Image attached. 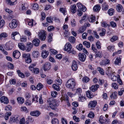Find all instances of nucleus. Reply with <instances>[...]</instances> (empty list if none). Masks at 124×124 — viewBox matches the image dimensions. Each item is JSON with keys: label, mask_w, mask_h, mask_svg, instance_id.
<instances>
[{"label": "nucleus", "mask_w": 124, "mask_h": 124, "mask_svg": "<svg viewBox=\"0 0 124 124\" xmlns=\"http://www.w3.org/2000/svg\"><path fill=\"white\" fill-rule=\"evenodd\" d=\"M69 40L71 43H73L75 42V38L74 37L71 36L69 38Z\"/></svg>", "instance_id": "e433bc0d"}, {"label": "nucleus", "mask_w": 124, "mask_h": 124, "mask_svg": "<svg viewBox=\"0 0 124 124\" xmlns=\"http://www.w3.org/2000/svg\"><path fill=\"white\" fill-rule=\"evenodd\" d=\"M101 8L100 6L99 5H97L94 6L93 8V10L95 11H99Z\"/></svg>", "instance_id": "cd10ccee"}, {"label": "nucleus", "mask_w": 124, "mask_h": 124, "mask_svg": "<svg viewBox=\"0 0 124 124\" xmlns=\"http://www.w3.org/2000/svg\"><path fill=\"white\" fill-rule=\"evenodd\" d=\"M110 61L108 59L103 60L100 62V64L101 65H106L109 63Z\"/></svg>", "instance_id": "6ab92c4d"}, {"label": "nucleus", "mask_w": 124, "mask_h": 124, "mask_svg": "<svg viewBox=\"0 0 124 124\" xmlns=\"http://www.w3.org/2000/svg\"><path fill=\"white\" fill-rule=\"evenodd\" d=\"M114 10L112 8L109 9L108 11V14L110 16L112 15L114 12Z\"/></svg>", "instance_id": "a18cd8bd"}, {"label": "nucleus", "mask_w": 124, "mask_h": 124, "mask_svg": "<svg viewBox=\"0 0 124 124\" xmlns=\"http://www.w3.org/2000/svg\"><path fill=\"white\" fill-rule=\"evenodd\" d=\"M86 29V27L85 26H83L80 28L78 31L80 33H82Z\"/></svg>", "instance_id": "4c0bfd02"}, {"label": "nucleus", "mask_w": 124, "mask_h": 124, "mask_svg": "<svg viewBox=\"0 0 124 124\" xmlns=\"http://www.w3.org/2000/svg\"><path fill=\"white\" fill-rule=\"evenodd\" d=\"M83 44L84 46L88 48H89L90 46V44L89 42L85 41L83 42Z\"/></svg>", "instance_id": "79ce46f5"}, {"label": "nucleus", "mask_w": 124, "mask_h": 124, "mask_svg": "<svg viewBox=\"0 0 124 124\" xmlns=\"http://www.w3.org/2000/svg\"><path fill=\"white\" fill-rule=\"evenodd\" d=\"M108 6L106 3H103L102 6V9L104 11H106L108 9Z\"/></svg>", "instance_id": "b1692460"}, {"label": "nucleus", "mask_w": 124, "mask_h": 124, "mask_svg": "<svg viewBox=\"0 0 124 124\" xmlns=\"http://www.w3.org/2000/svg\"><path fill=\"white\" fill-rule=\"evenodd\" d=\"M117 93L115 92L113 93L112 94L110 95V97L111 98H113V99H115L116 98V96L117 95Z\"/></svg>", "instance_id": "7c9ffc66"}, {"label": "nucleus", "mask_w": 124, "mask_h": 124, "mask_svg": "<svg viewBox=\"0 0 124 124\" xmlns=\"http://www.w3.org/2000/svg\"><path fill=\"white\" fill-rule=\"evenodd\" d=\"M97 104V102L95 101H90L88 104L89 107H94Z\"/></svg>", "instance_id": "412c9836"}, {"label": "nucleus", "mask_w": 124, "mask_h": 124, "mask_svg": "<svg viewBox=\"0 0 124 124\" xmlns=\"http://www.w3.org/2000/svg\"><path fill=\"white\" fill-rule=\"evenodd\" d=\"M7 35L6 33H2L0 35V39H2V37L5 38L7 36Z\"/></svg>", "instance_id": "de8ad7c7"}, {"label": "nucleus", "mask_w": 124, "mask_h": 124, "mask_svg": "<svg viewBox=\"0 0 124 124\" xmlns=\"http://www.w3.org/2000/svg\"><path fill=\"white\" fill-rule=\"evenodd\" d=\"M70 11L74 14L76 12V7L75 5H71L70 7Z\"/></svg>", "instance_id": "5701e85b"}, {"label": "nucleus", "mask_w": 124, "mask_h": 124, "mask_svg": "<svg viewBox=\"0 0 124 124\" xmlns=\"http://www.w3.org/2000/svg\"><path fill=\"white\" fill-rule=\"evenodd\" d=\"M54 29V28L53 26H49L47 28V30L49 31H51L53 30Z\"/></svg>", "instance_id": "052dcab7"}, {"label": "nucleus", "mask_w": 124, "mask_h": 124, "mask_svg": "<svg viewBox=\"0 0 124 124\" xmlns=\"http://www.w3.org/2000/svg\"><path fill=\"white\" fill-rule=\"evenodd\" d=\"M32 44L28 42L26 45V46L25 47V50L27 52H29L30 51L31 49L33 47Z\"/></svg>", "instance_id": "f8f14e48"}, {"label": "nucleus", "mask_w": 124, "mask_h": 124, "mask_svg": "<svg viewBox=\"0 0 124 124\" xmlns=\"http://www.w3.org/2000/svg\"><path fill=\"white\" fill-rule=\"evenodd\" d=\"M121 59L119 58H117L114 61V63L116 65H119L121 64Z\"/></svg>", "instance_id": "72a5a7b5"}, {"label": "nucleus", "mask_w": 124, "mask_h": 124, "mask_svg": "<svg viewBox=\"0 0 124 124\" xmlns=\"http://www.w3.org/2000/svg\"><path fill=\"white\" fill-rule=\"evenodd\" d=\"M82 80L84 82L87 83L89 81V78L87 77H85L83 78Z\"/></svg>", "instance_id": "603ef678"}, {"label": "nucleus", "mask_w": 124, "mask_h": 124, "mask_svg": "<svg viewBox=\"0 0 124 124\" xmlns=\"http://www.w3.org/2000/svg\"><path fill=\"white\" fill-rule=\"evenodd\" d=\"M35 74H37L39 72V70L38 69L35 68L33 70V72Z\"/></svg>", "instance_id": "69168bd1"}, {"label": "nucleus", "mask_w": 124, "mask_h": 124, "mask_svg": "<svg viewBox=\"0 0 124 124\" xmlns=\"http://www.w3.org/2000/svg\"><path fill=\"white\" fill-rule=\"evenodd\" d=\"M51 67V65L49 62H46L43 66V68L45 71L49 70Z\"/></svg>", "instance_id": "1a4fd4ad"}, {"label": "nucleus", "mask_w": 124, "mask_h": 124, "mask_svg": "<svg viewBox=\"0 0 124 124\" xmlns=\"http://www.w3.org/2000/svg\"><path fill=\"white\" fill-rule=\"evenodd\" d=\"M76 48L79 50H81L82 49L83 46L81 44H80L76 46Z\"/></svg>", "instance_id": "5fc2aeb1"}, {"label": "nucleus", "mask_w": 124, "mask_h": 124, "mask_svg": "<svg viewBox=\"0 0 124 124\" xmlns=\"http://www.w3.org/2000/svg\"><path fill=\"white\" fill-rule=\"evenodd\" d=\"M95 17L92 15L91 16L89 19V21L90 22H93L94 21Z\"/></svg>", "instance_id": "a19ab883"}, {"label": "nucleus", "mask_w": 124, "mask_h": 124, "mask_svg": "<svg viewBox=\"0 0 124 124\" xmlns=\"http://www.w3.org/2000/svg\"><path fill=\"white\" fill-rule=\"evenodd\" d=\"M18 116H11L10 117L9 122L12 123L13 122H17L18 121Z\"/></svg>", "instance_id": "ddd939ff"}, {"label": "nucleus", "mask_w": 124, "mask_h": 124, "mask_svg": "<svg viewBox=\"0 0 124 124\" xmlns=\"http://www.w3.org/2000/svg\"><path fill=\"white\" fill-rule=\"evenodd\" d=\"M122 8V6L120 4H118L116 6L117 10L119 12H121Z\"/></svg>", "instance_id": "37998d69"}, {"label": "nucleus", "mask_w": 124, "mask_h": 124, "mask_svg": "<svg viewBox=\"0 0 124 124\" xmlns=\"http://www.w3.org/2000/svg\"><path fill=\"white\" fill-rule=\"evenodd\" d=\"M19 47L21 50H25V46H24V44L23 43H19L18 45Z\"/></svg>", "instance_id": "393cba45"}, {"label": "nucleus", "mask_w": 124, "mask_h": 124, "mask_svg": "<svg viewBox=\"0 0 124 124\" xmlns=\"http://www.w3.org/2000/svg\"><path fill=\"white\" fill-rule=\"evenodd\" d=\"M23 57L25 59V62L26 63H29L31 62L30 54L24 53L23 55Z\"/></svg>", "instance_id": "7ed1b4c3"}, {"label": "nucleus", "mask_w": 124, "mask_h": 124, "mask_svg": "<svg viewBox=\"0 0 124 124\" xmlns=\"http://www.w3.org/2000/svg\"><path fill=\"white\" fill-rule=\"evenodd\" d=\"M118 38L116 36H113L110 39V41L112 42H113L117 40Z\"/></svg>", "instance_id": "8fccbe9b"}, {"label": "nucleus", "mask_w": 124, "mask_h": 124, "mask_svg": "<svg viewBox=\"0 0 124 124\" xmlns=\"http://www.w3.org/2000/svg\"><path fill=\"white\" fill-rule=\"evenodd\" d=\"M47 102L50 107L52 109H56L57 108L56 107L59 105L56 100L53 98L49 99L47 100Z\"/></svg>", "instance_id": "f257e3e1"}, {"label": "nucleus", "mask_w": 124, "mask_h": 124, "mask_svg": "<svg viewBox=\"0 0 124 124\" xmlns=\"http://www.w3.org/2000/svg\"><path fill=\"white\" fill-rule=\"evenodd\" d=\"M40 114V112L39 110L31 111L30 113V114L31 116H39Z\"/></svg>", "instance_id": "dca6fc26"}, {"label": "nucleus", "mask_w": 124, "mask_h": 124, "mask_svg": "<svg viewBox=\"0 0 124 124\" xmlns=\"http://www.w3.org/2000/svg\"><path fill=\"white\" fill-rule=\"evenodd\" d=\"M46 34L45 33L44 30H41L39 32L38 35L39 39L42 40H44L46 37Z\"/></svg>", "instance_id": "20e7f679"}, {"label": "nucleus", "mask_w": 124, "mask_h": 124, "mask_svg": "<svg viewBox=\"0 0 124 124\" xmlns=\"http://www.w3.org/2000/svg\"><path fill=\"white\" fill-rule=\"evenodd\" d=\"M49 54V52L48 51H46V50L43 51L42 52V56L43 58H46L47 56Z\"/></svg>", "instance_id": "a211bd4d"}, {"label": "nucleus", "mask_w": 124, "mask_h": 124, "mask_svg": "<svg viewBox=\"0 0 124 124\" xmlns=\"http://www.w3.org/2000/svg\"><path fill=\"white\" fill-rule=\"evenodd\" d=\"M8 68L11 69H13L14 68V65L11 63L9 62L8 63Z\"/></svg>", "instance_id": "338daca9"}, {"label": "nucleus", "mask_w": 124, "mask_h": 124, "mask_svg": "<svg viewBox=\"0 0 124 124\" xmlns=\"http://www.w3.org/2000/svg\"><path fill=\"white\" fill-rule=\"evenodd\" d=\"M78 100L80 101L83 102L85 100V97H83L81 96V95H80L79 96Z\"/></svg>", "instance_id": "3c124183"}, {"label": "nucleus", "mask_w": 124, "mask_h": 124, "mask_svg": "<svg viewBox=\"0 0 124 124\" xmlns=\"http://www.w3.org/2000/svg\"><path fill=\"white\" fill-rule=\"evenodd\" d=\"M92 93L90 91H87L86 93V95L87 97L90 98H92L93 96L92 95Z\"/></svg>", "instance_id": "f704fd0d"}, {"label": "nucleus", "mask_w": 124, "mask_h": 124, "mask_svg": "<svg viewBox=\"0 0 124 124\" xmlns=\"http://www.w3.org/2000/svg\"><path fill=\"white\" fill-rule=\"evenodd\" d=\"M17 21L15 19L12 20V23H10L9 24V27L11 29H14L17 26Z\"/></svg>", "instance_id": "0eeeda50"}, {"label": "nucleus", "mask_w": 124, "mask_h": 124, "mask_svg": "<svg viewBox=\"0 0 124 124\" xmlns=\"http://www.w3.org/2000/svg\"><path fill=\"white\" fill-rule=\"evenodd\" d=\"M112 86L115 89H117L118 87V86L117 85V84L115 83H113L112 84Z\"/></svg>", "instance_id": "13d9d810"}, {"label": "nucleus", "mask_w": 124, "mask_h": 124, "mask_svg": "<svg viewBox=\"0 0 124 124\" xmlns=\"http://www.w3.org/2000/svg\"><path fill=\"white\" fill-rule=\"evenodd\" d=\"M110 24L111 26L113 28H115L116 26V23L113 21L111 22L110 23Z\"/></svg>", "instance_id": "bf43d9fd"}, {"label": "nucleus", "mask_w": 124, "mask_h": 124, "mask_svg": "<svg viewBox=\"0 0 124 124\" xmlns=\"http://www.w3.org/2000/svg\"><path fill=\"white\" fill-rule=\"evenodd\" d=\"M6 2L8 4L10 5H13L15 4V2H12L11 0H6Z\"/></svg>", "instance_id": "c9c22d12"}, {"label": "nucleus", "mask_w": 124, "mask_h": 124, "mask_svg": "<svg viewBox=\"0 0 124 124\" xmlns=\"http://www.w3.org/2000/svg\"><path fill=\"white\" fill-rule=\"evenodd\" d=\"M43 87V85L41 83L38 84L36 86L37 89L38 90H40Z\"/></svg>", "instance_id": "473e14b6"}, {"label": "nucleus", "mask_w": 124, "mask_h": 124, "mask_svg": "<svg viewBox=\"0 0 124 124\" xmlns=\"http://www.w3.org/2000/svg\"><path fill=\"white\" fill-rule=\"evenodd\" d=\"M114 47V46H108L107 47V49L110 52L113 51L115 49Z\"/></svg>", "instance_id": "c03bdc74"}, {"label": "nucleus", "mask_w": 124, "mask_h": 124, "mask_svg": "<svg viewBox=\"0 0 124 124\" xmlns=\"http://www.w3.org/2000/svg\"><path fill=\"white\" fill-rule=\"evenodd\" d=\"M10 83L11 84H15L16 83V80L15 79H13L10 80L9 81Z\"/></svg>", "instance_id": "4d7b16f0"}, {"label": "nucleus", "mask_w": 124, "mask_h": 124, "mask_svg": "<svg viewBox=\"0 0 124 124\" xmlns=\"http://www.w3.org/2000/svg\"><path fill=\"white\" fill-rule=\"evenodd\" d=\"M40 42L39 40L37 39H34L32 41L33 44L36 46H38L39 45Z\"/></svg>", "instance_id": "4be33fe9"}, {"label": "nucleus", "mask_w": 124, "mask_h": 124, "mask_svg": "<svg viewBox=\"0 0 124 124\" xmlns=\"http://www.w3.org/2000/svg\"><path fill=\"white\" fill-rule=\"evenodd\" d=\"M73 119L76 122H79L80 121V119L77 117L76 116H74L73 117Z\"/></svg>", "instance_id": "0e129e2a"}, {"label": "nucleus", "mask_w": 124, "mask_h": 124, "mask_svg": "<svg viewBox=\"0 0 124 124\" xmlns=\"http://www.w3.org/2000/svg\"><path fill=\"white\" fill-rule=\"evenodd\" d=\"M71 68L72 70L74 71H76L77 70L78 66L76 62L75 61H73Z\"/></svg>", "instance_id": "f3484780"}, {"label": "nucleus", "mask_w": 124, "mask_h": 124, "mask_svg": "<svg viewBox=\"0 0 124 124\" xmlns=\"http://www.w3.org/2000/svg\"><path fill=\"white\" fill-rule=\"evenodd\" d=\"M0 101L1 103L7 104L9 102L8 98L6 96H3L0 98Z\"/></svg>", "instance_id": "9d476101"}, {"label": "nucleus", "mask_w": 124, "mask_h": 124, "mask_svg": "<svg viewBox=\"0 0 124 124\" xmlns=\"http://www.w3.org/2000/svg\"><path fill=\"white\" fill-rule=\"evenodd\" d=\"M11 37L13 39L17 40L20 39L21 36L18 32L15 31L12 33Z\"/></svg>", "instance_id": "39448f33"}, {"label": "nucleus", "mask_w": 124, "mask_h": 124, "mask_svg": "<svg viewBox=\"0 0 124 124\" xmlns=\"http://www.w3.org/2000/svg\"><path fill=\"white\" fill-rule=\"evenodd\" d=\"M88 116L91 118H93L94 116V114L92 112H90L88 114Z\"/></svg>", "instance_id": "864d4df0"}, {"label": "nucleus", "mask_w": 124, "mask_h": 124, "mask_svg": "<svg viewBox=\"0 0 124 124\" xmlns=\"http://www.w3.org/2000/svg\"><path fill=\"white\" fill-rule=\"evenodd\" d=\"M14 47L13 43L9 42L6 43L5 45V49L7 50H11Z\"/></svg>", "instance_id": "423d86ee"}, {"label": "nucleus", "mask_w": 124, "mask_h": 124, "mask_svg": "<svg viewBox=\"0 0 124 124\" xmlns=\"http://www.w3.org/2000/svg\"><path fill=\"white\" fill-rule=\"evenodd\" d=\"M72 46L71 44L70 43H67L65 46V51H69L72 48Z\"/></svg>", "instance_id": "2eb2a0df"}, {"label": "nucleus", "mask_w": 124, "mask_h": 124, "mask_svg": "<svg viewBox=\"0 0 124 124\" xmlns=\"http://www.w3.org/2000/svg\"><path fill=\"white\" fill-rule=\"evenodd\" d=\"M5 22L4 20L0 21V28H2Z\"/></svg>", "instance_id": "e2e57ef3"}, {"label": "nucleus", "mask_w": 124, "mask_h": 124, "mask_svg": "<svg viewBox=\"0 0 124 124\" xmlns=\"http://www.w3.org/2000/svg\"><path fill=\"white\" fill-rule=\"evenodd\" d=\"M118 78L113 74L112 73L111 74V79L113 81H115L118 79Z\"/></svg>", "instance_id": "c756f323"}, {"label": "nucleus", "mask_w": 124, "mask_h": 124, "mask_svg": "<svg viewBox=\"0 0 124 124\" xmlns=\"http://www.w3.org/2000/svg\"><path fill=\"white\" fill-rule=\"evenodd\" d=\"M77 6L78 8V9H80L82 11L84 12L86 10V7L80 3H78L77 4Z\"/></svg>", "instance_id": "9b49d317"}, {"label": "nucleus", "mask_w": 124, "mask_h": 124, "mask_svg": "<svg viewBox=\"0 0 124 124\" xmlns=\"http://www.w3.org/2000/svg\"><path fill=\"white\" fill-rule=\"evenodd\" d=\"M76 83L74 79L71 78L69 79L66 84V86L68 88L72 89L75 87Z\"/></svg>", "instance_id": "f03ea898"}, {"label": "nucleus", "mask_w": 124, "mask_h": 124, "mask_svg": "<svg viewBox=\"0 0 124 124\" xmlns=\"http://www.w3.org/2000/svg\"><path fill=\"white\" fill-rule=\"evenodd\" d=\"M61 121L62 124H67V121L64 118H62L61 119Z\"/></svg>", "instance_id": "774afa93"}, {"label": "nucleus", "mask_w": 124, "mask_h": 124, "mask_svg": "<svg viewBox=\"0 0 124 124\" xmlns=\"http://www.w3.org/2000/svg\"><path fill=\"white\" fill-rule=\"evenodd\" d=\"M99 87V85L96 84L95 85H93L91 87H90V89L91 91L94 92L97 90Z\"/></svg>", "instance_id": "aec40b11"}, {"label": "nucleus", "mask_w": 124, "mask_h": 124, "mask_svg": "<svg viewBox=\"0 0 124 124\" xmlns=\"http://www.w3.org/2000/svg\"><path fill=\"white\" fill-rule=\"evenodd\" d=\"M79 60L82 62H84L86 58V55L84 53H80L78 55Z\"/></svg>", "instance_id": "6e6552de"}, {"label": "nucleus", "mask_w": 124, "mask_h": 124, "mask_svg": "<svg viewBox=\"0 0 124 124\" xmlns=\"http://www.w3.org/2000/svg\"><path fill=\"white\" fill-rule=\"evenodd\" d=\"M20 55V52L17 50H16L13 53V56L15 58L17 59L19 58Z\"/></svg>", "instance_id": "4468645a"}, {"label": "nucleus", "mask_w": 124, "mask_h": 124, "mask_svg": "<svg viewBox=\"0 0 124 124\" xmlns=\"http://www.w3.org/2000/svg\"><path fill=\"white\" fill-rule=\"evenodd\" d=\"M98 70L99 72L102 75H104V72L103 69L100 67H98Z\"/></svg>", "instance_id": "09e8293b"}, {"label": "nucleus", "mask_w": 124, "mask_h": 124, "mask_svg": "<svg viewBox=\"0 0 124 124\" xmlns=\"http://www.w3.org/2000/svg\"><path fill=\"white\" fill-rule=\"evenodd\" d=\"M60 11L64 15H66V10L65 8H61L60 9Z\"/></svg>", "instance_id": "2f4dec72"}, {"label": "nucleus", "mask_w": 124, "mask_h": 124, "mask_svg": "<svg viewBox=\"0 0 124 124\" xmlns=\"http://www.w3.org/2000/svg\"><path fill=\"white\" fill-rule=\"evenodd\" d=\"M53 88L55 90L57 91L60 90L59 85L55 84H54L53 85Z\"/></svg>", "instance_id": "ea45409f"}, {"label": "nucleus", "mask_w": 124, "mask_h": 124, "mask_svg": "<svg viewBox=\"0 0 124 124\" xmlns=\"http://www.w3.org/2000/svg\"><path fill=\"white\" fill-rule=\"evenodd\" d=\"M38 5L36 3H35L34 4L32 7V9L34 10H37L39 8Z\"/></svg>", "instance_id": "49530a36"}, {"label": "nucleus", "mask_w": 124, "mask_h": 124, "mask_svg": "<svg viewBox=\"0 0 124 124\" xmlns=\"http://www.w3.org/2000/svg\"><path fill=\"white\" fill-rule=\"evenodd\" d=\"M11 109V107L10 105L8 106L5 107V110L7 111H10Z\"/></svg>", "instance_id": "680f3d73"}, {"label": "nucleus", "mask_w": 124, "mask_h": 124, "mask_svg": "<svg viewBox=\"0 0 124 124\" xmlns=\"http://www.w3.org/2000/svg\"><path fill=\"white\" fill-rule=\"evenodd\" d=\"M52 124H59V121L56 118H53L51 122Z\"/></svg>", "instance_id": "c85d7f7f"}, {"label": "nucleus", "mask_w": 124, "mask_h": 124, "mask_svg": "<svg viewBox=\"0 0 124 124\" xmlns=\"http://www.w3.org/2000/svg\"><path fill=\"white\" fill-rule=\"evenodd\" d=\"M32 55L34 58L38 57L39 55V52L38 51H33L32 53Z\"/></svg>", "instance_id": "bb28decb"}, {"label": "nucleus", "mask_w": 124, "mask_h": 124, "mask_svg": "<svg viewBox=\"0 0 124 124\" xmlns=\"http://www.w3.org/2000/svg\"><path fill=\"white\" fill-rule=\"evenodd\" d=\"M105 30L104 29H103L101 31V32L100 33V35L101 36H104L105 33Z\"/></svg>", "instance_id": "6e6d98bb"}, {"label": "nucleus", "mask_w": 124, "mask_h": 124, "mask_svg": "<svg viewBox=\"0 0 124 124\" xmlns=\"http://www.w3.org/2000/svg\"><path fill=\"white\" fill-rule=\"evenodd\" d=\"M17 99L19 103L22 104L24 102V100L23 98L22 97H18Z\"/></svg>", "instance_id": "a878e982"}, {"label": "nucleus", "mask_w": 124, "mask_h": 124, "mask_svg": "<svg viewBox=\"0 0 124 124\" xmlns=\"http://www.w3.org/2000/svg\"><path fill=\"white\" fill-rule=\"evenodd\" d=\"M86 14H85L83 16L82 18L80 20L79 22L80 23L82 24L83 23V22H85L86 21Z\"/></svg>", "instance_id": "58836bf2"}]
</instances>
